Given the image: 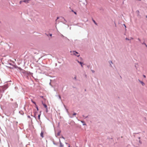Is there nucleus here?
<instances>
[{
	"mask_svg": "<svg viewBox=\"0 0 147 147\" xmlns=\"http://www.w3.org/2000/svg\"><path fill=\"white\" fill-rule=\"evenodd\" d=\"M72 52L73 53V54L74 55L77 56V57H78L80 56V55L78 54V53L75 51H73Z\"/></svg>",
	"mask_w": 147,
	"mask_h": 147,
	"instance_id": "nucleus-1",
	"label": "nucleus"
},
{
	"mask_svg": "<svg viewBox=\"0 0 147 147\" xmlns=\"http://www.w3.org/2000/svg\"><path fill=\"white\" fill-rule=\"evenodd\" d=\"M30 0H24L23 1V2H25L26 3H28L29 2V1Z\"/></svg>",
	"mask_w": 147,
	"mask_h": 147,
	"instance_id": "nucleus-2",
	"label": "nucleus"
},
{
	"mask_svg": "<svg viewBox=\"0 0 147 147\" xmlns=\"http://www.w3.org/2000/svg\"><path fill=\"white\" fill-rule=\"evenodd\" d=\"M40 136L42 138L44 137L43 133V132L42 131L40 134Z\"/></svg>",
	"mask_w": 147,
	"mask_h": 147,
	"instance_id": "nucleus-3",
	"label": "nucleus"
},
{
	"mask_svg": "<svg viewBox=\"0 0 147 147\" xmlns=\"http://www.w3.org/2000/svg\"><path fill=\"white\" fill-rule=\"evenodd\" d=\"M42 104H43L45 108H47V105L43 103V102H42Z\"/></svg>",
	"mask_w": 147,
	"mask_h": 147,
	"instance_id": "nucleus-4",
	"label": "nucleus"
},
{
	"mask_svg": "<svg viewBox=\"0 0 147 147\" xmlns=\"http://www.w3.org/2000/svg\"><path fill=\"white\" fill-rule=\"evenodd\" d=\"M139 81L141 83V84H142V85L143 86L144 85V82H143L141 81Z\"/></svg>",
	"mask_w": 147,
	"mask_h": 147,
	"instance_id": "nucleus-5",
	"label": "nucleus"
},
{
	"mask_svg": "<svg viewBox=\"0 0 147 147\" xmlns=\"http://www.w3.org/2000/svg\"><path fill=\"white\" fill-rule=\"evenodd\" d=\"M35 107L36 108L37 111H38L39 109H38V108L37 106L36 105Z\"/></svg>",
	"mask_w": 147,
	"mask_h": 147,
	"instance_id": "nucleus-6",
	"label": "nucleus"
},
{
	"mask_svg": "<svg viewBox=\"0 0 147 147\" xmlns=\"http://www.w3.org/2000/svg\"><path fill=\"white\" fill-rule=\"evenodd\" d=\"M31 101H32V102L35 105H36V102H35L34 101H33L32 100H31Z\"/></svg>",
	"mask_w": 147,
	"mask_h": 147,
	"instance_id": "nucleus-7",
	"label": "nucleus"
},
{
	"mask_svg": "<svg viewBox=\"0 0 147 147\" xmlns=\"http://www.w3.org/2000/svg\"><path fill=\"white\" fill-rule=\"evenodd\" d=\"M78 61V62L81 65L82 67V62H79V61Z\"/></svg>",
	"mask_w": 147,
	"mask_h": 147,
	"instance_id": "nucleus-8",
	"label": "nucleus"
},
{
	"mask_svg": "<svg viewBox=\"0 0 147 147\" xmlns=\"http://www.w3.org/2000/svg\"><path fill=\"white\" fill-rule=\"evenodd\" d=\"M63 145L62 144V143L60 142V147H63Z\"/></svg>",
	"mask_w": 147,
	"mask_h": 147,
	"instance_id": "nucleus-9",
	"label": "nucleus"
},
{
	"mask_svg": "<svg viewBox=\"0 0 147 147\" xmlns=\"http://www.w3.org/2000/svg\"><path fill=\"white\" fill-rule=\"evenodd\" d=\"M41 114H40L38 115V119H40V116Z\"/></svg>",
	"mask_w": 147,
	"mask_h": 147,
	"instance_id": "nucleus-10",
	"label": "nucleus"
},
{
	"mask_svg": "<svg viewBox=\"0 0 147 147\" xmlns=\"http://www.w3.org/2000/svg\"><path fill=\"white\" fill-rule=\"evenodd\" d=\"M93 21L94 22V23H95V24H96V25L97 24L96 23V22H95V21L94 20H93Z\"/></svg>",
	"mask_w": 147,
	"mask_h": 147,
	"instance_id": "nucleus-11",
	"label": "nucleus"
},
{
	"mask_svg": "<svg viewBox=\"0 0 147 147\" xmlns=\"http://www.w3.org/2000/svg\"><path fill=\"white\" fill-rule=\"evenodd\" d=\"M46 112H48V108H46Z\"/></svg>",
	"mask_w": 147,
	"mask_h": 147,
	"instance_id": "nucleus-12",
	"label": "nucleus"
},
{
	"mask_svg": "<svg viewBox=\"0 0 147 147\" xmlns=\"http://www.w3.org/2000/svg\"><path fill=\"white\" fill-rule=\"evenodd\" d=\"M76 113H74L73 114V115H76Z\"/></svg>",
	"mask_w": 147,
	"mask_h": 147,
	"instance_id": "nucleus-13",
	"label": "nucleus"
},
{
	"mask_svg": "<svg viewBox=\"0 0 147 147\" xmlns=\"http://www.w3.org/2000/svg\"><path fill=\"white\" fill-rule=\"evenodd\" d=\"M74 79L75 80H76V76H75V77H74Z\"/></svg>",
	"mask_w": 147,
	"mask_h": 147,
	"instance_id": "nucleus-14",
	"label": "nucleus"
},
{
	"mask_svg": "<svg viewBox=\"0 0 147 147\" xmlns=\"http://www.w3.org/2000/svg\"><path fill=\"white\" fill-rule=\"evenodd\" d=\"M74 13L76 14V15L77 14V13L76 12H75V11H74Z\"/></svg>",
	"mask_w": 147,
	"mask_h": 147,
	"instance_id": "nucleus-15",
	"label": "nucleus"
},
{
	"mask_svg": "<svg viewBox=\"0 0 147 147\" xmlns=\"http://www.w3.org/2000/svg\"><path fill=\"white\" fill-rule=\"evenodd\" d=\"M22 2H23V1H20V4H21Z\"/></svg>",
	"mask_w": 147,
	"mask_h": 147,
	"instance_id": "nucleus-16",
	"label": "nucleus"
},
{
	"mask_svg": "<svg viewBox=\"0 0 147 147\" xmlns=\"http://www.w3.org/2000/svg\"><path fill=\"white\" fill-rule=\"evenodd\" d=\"M143 76L144 78H146V76L145 75H143Z\"/></svg>",
	"mask_w": 147,
	"mask_h": 147,
	"instance_id": "nucleus-17",
	"label": "nucleus"
},
{
	"mask_svg": "<svg viewBox=\"0 0 147 147\" xmlns=\"http://www.w3.org/2000/svg\"><path fill=\"white\" fill-rule=\"evenodd\" d=\"M68 147H70V145L69 144H68Z\"/></svg>",
	"mask_w": 147,
	"mask_h": 147,
	"instance_id": "nucleus-18",
	"label": "nucleus"
},
{
	"mask_svg": "<svg viewBox=\"0 0 147 147\" xmlns=\"http://www.w3.org/2000/svg\"><path fill=\"white\" fill-rule=\"evenodd\" d=\"M126 40H129V39H128L127 38H126Z\"/></svg>",
	"mask_w": 147,
	"mask_h": 147,
	"instance_id": "nucleus-19",
	"label": "nucleus"
},
{
	"mask_svg": "<svg viewBox=\"0 0 147 147\" xmlns=\"http://www.w3.org/2000/svg\"><path fill=\"white\" fill-rule=\"evenodd\" d=\"M28 118H30V116H28Z\"/></svg>",
	"mask_w": 147,
	"mask_h": 147,
	"instance_id": "nucleus-20",
	"label": "nucleus"
},
{
	"mask_svg": "<svg viewBox=\"0 0 147 147\" xmlns=\"http://www.w3.org/2000/svg\"><path fill=\"white\" fill-rule=\"evenodd\" d=\"M50 36H52V34H50Z\"/></svg>",
	"mask_w": 147,
	"mask_h": 147,
	"instance_id": "nucleus-21",
	"label": "nucleus"
},
{
	"mask_svg": "<svg viewBox=\"0 0 147 147\" xmlns=\"http://www.w3.org/2000/svg\"><path fill=\"white\" fill-rule=\"evenodd\" d=\"M131 39H133V38H131Z\"/></svg>",
	"mask_w": 147,
	"mask_h": 147,
	"instance_id": "nucleus-22",
	"label": "nucleus"
},
{
	"mask_svg": "<svg viewBox=\"0 0 147 147\" xmlns=\"http://www.w3.org/2000/svg\"><path fill=\"white\" fill-rule=\"evenodd\" d=\"M66 144H67V143H66Z\"/></svg>",
	"mask_w": 147,
	"mask_h": 147,
	"instance_id": "nucleus-23",
	"label": "nucleus"
},
{
	"mask_svg": "<svg viewBox=\"0 0 147 147\" xmlns=\"http://www.w3.org/2000/svg\"><path fill=\"white\" fill-rule=\"evenodd\" d=\"M146 17L147 18V16H146Z\"/></svg>",
	"mask_w": 147,
	"mask_h": 147,
	"instance_id": "nucleus-24",
	"label": "nucleus"
}]
</instances>
